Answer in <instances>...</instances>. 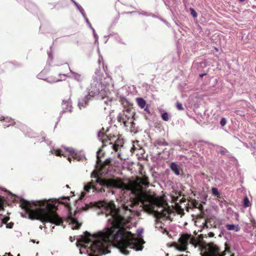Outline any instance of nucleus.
Returning a JSON list of instances; mask_svg holds the SVG:
<instances>
[{
	"label": "nucleus",
	"instance_id": "1",
	"mask_svg": "<svg viewBox=\"0 0 256 256\" xmlns=\"http://www.w3.org/2000/svg\"><path fill=\"white\" fill-rule=\"evenodd\" d=\"M138 204L137 200L132 198L119 208L113 204H108L104 212L107 218L106 228L94 234L86 231L78 238L76 246L80 247V254H88V256L105 254L110 252L109 248L112 244L125 255L128 254L132 249L141 250L137 248L138 240L130 232L126 233L120 229L138 211Z\"/></svg>",
	"mask_w": 256,
	"mask_h": 256
},
{
	"label": "nucleus",
	"instance_id": "2",
	"mask_svg": "<svg viewBox=\"0 0 256 256\" xmlns=\"http://www.w3.org/2000/svg\"><path fill=\"white\" fill-rule=\"evenodd\" d=\"M69 200L68 196L64 197L60 201L56 199L31 201L22 199L20 206L28 214V218L32 220H39L43 224L50 222L60 225L62 220L56 212V210L60 203L68 206Z\"/></svg>",
	"mask_w": 256,
	"mask_h": 256
},
{
	"label": "nucleus",
	"instance_id": "3",
	"mask_svg": "<svg viewBox=\"0 0 256 256\" xmlns=\"http://www.w3.org/2000/svg\"><path fill=\"white\" fill-rule=\"evenodd\" d=\"M96 180H92L84 186V191L82 192V196L84 197L86 192H89L90 190L96 192L102 196H108L110 194L120 196L125 193L126 186L120 179L109 178L102 179L96 174Z\"/></svg>",
	"mask_w": 256,
	"mask_h": 256
},
{
	"label": "nucleus",
	"instance_id": "4",
	"mask_svg": "<svg viewBox=\"0 0 256 256\" xmlns=\"http://www.w3.org/2000/svg\"><path fill=\"white\" fill-rule=\"evenodd\" d=\"M103 74L99 69L95 70L90 86L88 88V93L92 97L99 96L103 98L107 94L108 88L102 82Z\"/></svg>",
	"mask_w": 256,
	"mask_h": 256
},
{
	"label": "nucleus",
	"instance_id": "5",
	"mask_svg": "<svg viewBox=\"0 0 256 256\" xmlns=\"http://www.w3.org/2000/svg\"><path fill=\"white\" fill-rule=\"evenodd\" d=\"M134 114V112L132 110L120 112L117 116L118 120L122 123L125 127L129 128L130 131H134L135 125Z\"/></svg>",
	"mask_w": 256,
	"mask_h": 256
},
{
	"label": "nucleus",
	"instance_id": "6",
	"mask_svg": "<svg viewBox=\"0 0 256 256\" xmlns=\"http://www.w3.org/2000/svg\"><path fill=\"white\" fill-rule=\"evenodd\" d=\"M157 218L156 220L155 228L160 231L162 234H168V231L166 228H164L163 226L164 224L162 222V220H164V218H168V211L162 208L161 212H156Z\"/></svg>",
	"mask_w": 256,
	"mask_h": 256
},
{
	"label": "nucleus",
	"instance_id": "7",
	"mask_svg": "<svg viewBox=\"0 0 256 256\" xmlns=\"http://www.w3.org/2000/svg\"><path fill=\"white\" fill-rule=\"evenodd\" d=\"M206 252L201 254L202 256H224L225 252L219 254L220 248L214 243H208L206 245Z\"/></svg>",
	"mask_w": 256,
	"mask_h": 256
},
{
	"label": "nucleus",
	"instance_id": "8",
	"mask_svg": "<svg viewBox=\"0 0 256 256\" xmlns=\"http://www.w3.org/2000/svg\"><path fill=\"white\" fill-rule=\"evenodd\" d=\"M190 234H182L178 242L180 246L177 248V249L181 252L185 251L186 249V246L188 244V240L190 238Z\"/></svg>",
	"mask_w": 256,
	"mask_h": 256
},
{
	"label": "nucleus",
	"instance_id": "9",
	"mask_svg": "<svg viewBox=\"0 0 256 256\" xmlns=\"http://www.w3.org/2000/svg\"><path fill=\"white\" fill-rule=\"evenodd\" d=\"M62 110L60 112V116L58 117V120L62 116V114L66 112H71L72 110V100L70 98L68 100H63L62 103Z\"/></svg>",
	"mask_w": 256,
	"mask_h": 256
},
{
	"label": "nucleus",
	"instance_id": "10",
	"mask_svg": "<svg viewBox=\"0 0 256 256\" xmlns=\"http://www.w3.org/2000/svg\"><path fill=\"white\" fill-rule=\"evenodd\" d=\"M69 70H70V73L71 74V76H67L66 74H62V75L64 77H65V78H66V77L70 78H73V79L75 80H76L77 82H82V80H84V76L82 74L72 71L70 68V67H69ZM59 75L61 76L62 74H59Z\"/></svg>",
	"mask_w": 256,
	"mask_h": 256
},
{
	"label": "nucleus",
	"instance_id": "11",
	"mask_svg": "<svg viewBox=\"0 0 256 256\" xmlns=\"http://www.w3.org/2000/svg\"><path fill=\"white\" fill-rule=\"evenodd\" d=\"M92 97L90 96L89 94L85 96L84 98L78 100V106L80 109L86 107L88 105V102L90 99V98Z\"/></svg>",
	"mask_w": 256,
	"mask_h": 256
},
{
	"label": "nucleus",
	"instance_id": "12",
	"mask_svg": "<svg viewBox=\"0 0 256 256\" xmlns=\"http://www.w3.org/2000/svg\"><path fill=\"white\" fill-rule=\"evenodd\" d=\"M67 220L72 224V229H78L81 226V224L79 223L78 220L72 215V214H68Z\"/></svg>",
	"mask_w": 256,
	"mask_h": 256
},
{
	"label": "nucleus",
	"instance_id": "13",
	"mask_svg": "<svg viewBox=\"0 0 256 256\" xmlns=\"http://www.w3.org/2000/svg\"><path fill=\"white\" fill-rule=\"evenodd\" d=\"M43 74H44V72H42L39 74H38L37 76L38 78L39 79H40V80H43L49 83H54V82L61 81L62 80L60 78H56L54 77H50L48 78H44L42 76Z\"/></svg>",
	"mask_w": 256,
	"mask_h": 256
},
{
	"label": "nucleus",
	"instance_id": "14",
	"mask_svg": "<svg viewBox=\"0 0 256 256\" xmlns=\"http://www.w3.org/2000/svg\"><path fill=\"white\" fill-rule=\"evenodd\" d=\"M153 144L154 147L158 148V146H167L168 144L164 138H158L154 141Z\"/></svg>",
	"mask_w": 256,
	"mask_h": 256
},
{
	"label": "nucleus",
	"instance_id": "15",
	"mask_svg": "<svg viewBox=\"0 0 256 256\" xmlns=\"http://www.w3.org/2000/svg\"><path fill=\"white\" fill-rule=\"evenodd\" d=\"M0 120H4V122L3 125L4 126L8 127L10 126L13 124L14 123H16L14 122L13 120H12L10 118L8 117H4L1 116L0 118Z\"/></svg>",
	"mask_w": 256,
	"mask_h": 256
},
{
	"label": "nucleus",
	"instance_id": "16",
	"mask_svg": "<svg viewBox=\"0 0 256 256\" xmlns=\"http://www.w3.org/2000/svg\"><path fill=\"white\" fill-rule=\"evenodd\" d=\"M25 6L29 11L33 12L36 9V6L30 0L25 2Z\"/></svg>",
	"mask_w": 256,
	"mask_h": 256
},
{
	"label": "nucleus",
	"instance_id": "17",
	"mask_svg": "<svg viewBox=\"0 0 256 256\" xmlns=\"http://www.w3.org/2000/svg\"><path fill=\"white\" fill-rule=\"evenodd\" d=\"M170 168L172 172L176 175L179 176L180 174V168L178 166L175 162H172L170 165Z\"/></svg>",
	"mask_w": 256,
	"mask_h": 256
},
{
	"label": "nucleus",
	"instance_id": "18",
	"mask_svg": "<svg viewBox=\"0 0 256 256\" xmlns=\"http://www.w3.org/2000/svg\"><path fill=\"white\" fill-rule=\"evenodd\" d=\"M124 142L122 140L118 138L115 142L114 144H113V149L117 152L118 150L123 146Z\"/></svg>",
	"mask_w": 256,
	"mask_h": 256
},
{
	"label": "nucleus",
	"instance_id": "19",
	"mask_svg": "<svg viewBox=\"0 0 256 256\" xmlns=\"http://www.w3.org/2000/svg\"><path fill=\"white\" fill-rule=\"evenodd\" d=\"M226 229L228 230H234L235 232H238L240 230V227L238 224H226Z\"/></svg>",
	"mask_w": 256,
	"mask_h": 256
},
{
	"label": "nucleus",
	"instance_id": "20",
	"mask_svg": "<svg viewBox=\"0 0 256 256\" xmlns=\"http://www.w3.org/2000/svg\"><path fill=\"white\" fill-rule=\"evenodd\" d=\"M136 101L138 106L141 108H144L146 107V100L142 98H136Z\"/></svg>",
	"mask_w": 256,
	"mask_h": 256
},
{
	"label": "nucleus",
	"instance_id": "21",
	"mask_svg": "<svg viewBox=\"0 0 256 256\" xmlns=\"http://www.w3.org/2000/svg\"><path fill=\"white\" fill-rule=\"evenodd\" d=\"M50 152L52 154H55L57 156L61 155L66 156L64 154H62V150L60 149L55 150L54 148H51Z\"/></svg>",
	"mask_w": 256,
	"mask_h": 256
},
{
	"label": "nucleus",
	"instance_id": "22",
	"mask_svg": "<svg viewBox=\"0 0 256 256\" xmlns=\"http://www.w3.org/2000/svg\"><path fill=\"white\" fill-rule=\"evenodd\" d=\"M76 8L77 10L80 12L83 18L86 17V14L82 7L78 4H76Z\"/></svg>",
	"mask_w": 256,
	"mask_h": 256
},
{
	"label": "nucleus",
	"instance_id": "23",
	"mask_svg": "<svg viewBox=\"0 0 256 256\" xmlns=\"http://www.w3.org/2000/svg\"><path fill=\"white\" fill-rule=\"evenodd\" d=\"M243 206L244 208H248L250 206V202L247 196H246L244 198Z\"/></svg>",
	"mask_w": 256,
	"mask_h": 256
},
{
	"label": "nucleus",
	"instance_id": "24",
	"mask_svg": "<svg viewBox=\"0 0 256 256\" xmlns=\"http://www.w3.org/2000/svg\"><path fill=\"white\" fill-rule=\"evenodd\" d=\"M9 218H3L2 214H0V227L2 226L4 224H6Z\"/></svg>",
	"mask_w": 256,
	"mask_h": 256
},
{
	"label": "nucleus",
	"instance_id": "25",
	"mask_svg": "<svg viewBox=\"0 0 256 256\" xmlns=\"http://www.w3.org/2000/svg\"><path fill=\"white\" fill-rule=\"evenodd\" d=\"M98 52L99 54V58L98 60V62L99 64H100L101 62H102L103 68H104V71L106 72V68L104 67L103 58H102V55L100 54V50H99L98 48Z\"/></svg>",
	"mask_w": 256,
	"mask_h": 256
},
{
	"label": "nucleus",
	"instance_id": "26",
	"mask_svg": "<svg viewBox=\"0 0 256 256\" xmlns=\"http://www.w3.org/2000/svg\"><path fill=\"white\" fill-rule=\"evenodd\" d=\"M162 119L166 122H167L170 119L169 114L167 112H164L162 114Z\"/></svg>",
	"mask_w": 256,
	"mask_h": 256
},
{
	"label": "nucleus",
	"instance_id": "27",
	"mask_svg": "<svg viewBox=\"0 0 256 256\" xmlns=\"http://www.w3.org/2000/svg\"><path fill=\"white\" fill-rule=\"evenodd\" d=\"M219 152L222 155H226L228 153V151L226 148L222 146H220Z\"/></svg>",
	"mask_w": 256,
	"mask_h": 256
},
{
	"label": "nucleus",
	"instance_id": "28",
	"mask_svg": "<svg viewBox=\"0 0 256 256\" xmlns=\"http://www.w3.org/2000/svg\"><path fill=\"white\" fill-rule=\"evenodd\" d=\"M92 34H93V35H94V38L95 39V42H98V35L96 34V31H95V30L94 29V28H92Z\"/></svg>",
	"mask_w": 256,
	"mask_h": 256
},
{
	"label": "nucleus",
	"instance_id": "29",
	"mask_svg": "<svg viewBox=\"0 0 256 256\" xmlns=\"http://www.w3.org/2000/svg\"><path fill=\"white\" fill-rule=\"evenodd\" d=\"M176 107L178 110H184V108L182 106V104L180 102H177L176 103Z\"/></svg>",
	"mask_w": 256,
	"mask_h": 256
},
{
	"label": "nucleus",
	"instance_id": "30",
	"mask_svg": "<svg viewBox=\"0 0 256 256\" xmlns=\"http://www.w3.org/2000/svg\"><path fill=\"white\" fill-rule=\"evenodd\" d=\"M64 148L66 150V151L69 152L70 153L72 154H74L75 150L74 148H67V147H64Z\"/></svg>",
	"mask_w": 256,
	"mask_h": 256
},
{
	"label": "nucleus",
	"instance_id": "31",
	"mask_svg": "<svg viewBox=\"0 0 256 256\" xmlns=\"http://www.w3.org/2000/svg\"><path fill=\"white\" fill-rule=\"evenodd\" d=\"M212 190L213 195L215 196H218L220 195V194L216 188H212Z\"/></svg>",
	"mask_w": 256,
	"mask_h": 256
},
{
	"label": "nucleus",
	"instance_id": "32",
	"mask_svg": "<svg viewBox=\"0 0 256 256\" xmlns=\"http://www.w3.org/2000/svg\"><path fill=\"white\" fill-rule=\"evenodd\" d=\"M190 10L191 14L192 16L194 18H196L198 16V14H197L194 8H190Z\"/></svg>",
	"mask_w": 256,
	"mask_h": 256
},
{
	"label": "nucleus",
	"instance_id": "33",
	"mask_svg": "<svg viewBox=\"0 0 256 256\" xmlns=\"http://www.w3.org/2000/svg\"><path fill=\"white\" fill-rule=\"evenodd\" d=\"M87 25L90 28L92 29V28H93V27L92 26L91 24L90 23V22H89V20L88 19V18L86 16V17H84Z\"/></svg>",
	"mask_w": 256,
	"mask_h": 256
},
{
	"label": "nucleus",
	"instance_id": "34",
	"mask_svg": "<svg viewBox=\"0 0 256 256\" xmlns=\"http://www.w3.org/2000/svg\"><path fill=\"white\" fill-rule=\"evenodd\" d=\"M226 118H222L220 121V124L223 126L226 125Z\"/></svg>",
	"mask_w": 256,
	"mask_h": 256
},
{
	"label": "nucleus",
	"instance_id": "35",
	"mask_svg": "<svg viewBox=\"0 0 256 256\" xmlns=\"http://www.w3.org/2000/svg\"><path fill=\"white\" fill-rule=\"evenodd\" d=\"M4 200L0 197V210H4Z\"/></svg>",
	"mask_w": 256,
	"mask_h": 256
},
{
	"label": "nucleus",
	"instance_id": "36",
	"mask_svg": "<svg viewBox=\"0 0 256 256\" xmlns=\"http://www.w3.org/2000/svg\"><path fill=\"white\" fill-rule=\"evenodd\" d=\"M140 183V184H142V185L146 186V187H148V182L146 181V180H141Z\"/></svg>",
	"mask_w": 256,
	"mask_h": 256
},
{
	"label": "nucleus",
	"instance_id": "37",
	"mask_svg": "<svg viewBox=\"0 0 256 256\" xmlns=\"http://www.w3.org/2000/svg\"><path fill=\"white\" fill-rule=\"evenodd\" d=\"M104 136H106V134H105L104 133L102 132L101 131L98 132V138H102Z\"/></svg>",
	"mask_w": 256,
	"mask_h": 256
},
{
	"label": "nucleus",
	"instance_id": "38",
	"mask_svg": "<svg viewBox=\"0 0 256 256\" xmlns=\"http://www.w3.org/2000/svg\"><path fill=\"white\" fill-rule=\"evenodd\" d=\"M48 60H50V61H52V53L51 52H48Z\"/></svg>",
	"mask_w": 256,
	"mask_h": 256
},
{
	"label": "nucleus",
	"instance_id": "39",
	"mask_svg": "<svg viewBox=\"0 0 256 256\" xmlns=\"http://www.w3.org/2000/svg\"><path fill=\"white\" fill-rule=\"evenodd\" d=\"M101 152V150H99L97 152L96 157L98 160H100V152Z\"/></svg>",
	"mask_w": 256,
	"mask_h": 256
},
{
	"label": "nucleus",
	"instance_id": "40",
	"mask_svg": "<svg viewBox=\"0 0 256 256\" xmlns=\"http://www.w3.org/2000/svg\"><path fill=\"white\" fill-rule=\"evenodd\" d=\"M115 38L116 41H118L120 42H121V43H123L122 42V39L120 38V36H115Z\"/></svg>",
	"mask_w": 256,
	"mask_h": 256
},
{
	"label": "nucleus",
	"instance_id": "41",
	"mask_svg": "<svg viewBox=\"0 0 256 256\" xmlns=\"http://www.w3.org/2000/svg\"><path fill=\"white\" fill-rule=\"evenodd\" d=\"M44 141L46 142V143L47 144H48V146H50V144H52V142L50 140H46L45 137H44Z\"/></svg>",
	"mask_w": 256,
	"mask_h": 256
},
{
	"label": "nucleus",
	"instance_id": "42",
	"mask_svg": "<svg viewBox=\"0 0 256 256\" xmlns=\"http://www.w3.org/2000/svg\"><path fill=\"white\" fill-rule=\"evenodd\" d=\"M112 102V100H105L104 102V103L106 105L108 106L109 104H110Z\"/></svg>",
	"mask_w": 256,
	"mask_h": 256
},
{
	"label": "nucleus",
	"instance_id": "43",
	"mask_svg": "<svg viewBox=\"0 0 256 256\" xmlns=\"http://www.w3.org/2000/svg\"><path fill=\"white\" fill-rule=\"evenodd\" d=\"M13 224H14L13 223L10 222V223L8 224H7L6 227V228H12Z\"/></svg>",
	"mask_w": 256,
	"mask_h": 256
},
{
	"label": "nucleus",
	"instance_id": "44",
	"mask_svg": "<svg viewBox=\"0 0 256 256\" xmlns=\"http://www.w3.org/2000/svg\"><path fill=\"white\" fill-rule=\"evenodd\" d=\"M144 108V111L148 113H150V109L148 108V106L146 105V107Z\"/></svg>",
	"mask_w": 256,
	"mask_h": 256
},
{
	"label": "nucleus",
	"instance_id": "45",
	"mask_svg": "<svg viewBox=\"0 0 256 256\" xmlns=\"http://www.w3.org/2000/svg\"><path fill=\"white\" fill-rule=\"evenodd\" d=\"M208 235L209 237H213L214 236V234L212 232H210Z\"/></svg>",
	"mask_w": 256,
	"mask_h": 256
},
{
	"label": "nucleus",
	"instance_id": "46",
	"mask_svg": "<svg viewBox=\"0 0 256 256\" xmlns=\"http://www.w3.org/2000/svg\"><path fill=\"white\" fill-rule=\"evenodd\" d=\"M140 14H142V15H145V16H153V15H152L151 14H146V12L140 13Z\"/></svg>",
	"mask_w": 256,
	"mask_h": 256
},
{
	"label": "nucleus",
	"instance_id": "47",
	"mask_svg": "<svg viewBox=\"0 0 256 256\" xmlns=\"http://www.w3.org/2000/svg\"><path fill=\"white\" fill-rule=\"evenodd\" d=\"M142 232V230L138 229V230H137V232H138V236L140 235V233Z\"/></svg>",
	"mask_w": 256,
	"mask_h": 256
},
{
	"label": "nucleus",
	"instance_id": "48",
	"mask_svg": "<svg viewBox=\"0 0 256 256\" xmlns=\"http://www.w3.org/2000/svg\"><path fill=\"white\" fill-rule=\"evenodd\" d=\"M108 140L110 141L112 138L111 136H106Z\"/></svg>",
	"mask_w": 256,
	"mask_h": 256
},
{
	"label": "nucleus",
	"instance_id": "49",
	"mask_svg": "<svg viewBox=\"0 0 256 256\" xmlns=\"http://www.w3.org/2000/svg\"><path fill=\"white\" fill-rule=\"evenodd\" d=\"M72 3L74 4V6H76V4H78V2H76L74 0H70Z\"/></svg>",
	"mask_w": 256,
	"mask_h": 256
},
{
	"label": "nucleus",
	"instance_id": "50",
	"mask_svg": "<svg viewBox=\"0 0 256 256\" xmlns=\"http://www.w3.org/2000/svg\"><path fill=\"white\" fill-rule=\"evenodd\" d=\"M174 144V146H180V142H177L176 143Z\"/></svg>",
	"mask_w": 256,
	"mask_h": 256
},
{
	"label": "nucleus",
	"instance_id": "51",
	"mask_svg": "<svg viewBox=\"0 0 256 256\" xmlns=\"http://www.w3.org/2000/svg\"><path fill=\"white\" fill-rule=\"evenodd\" d=\"M106 162L107 163V164H108L110 162V159H106Z\"/></svg>",
	"mask_w": 256,
	"mask_h": 256
},
{
	"label": "nucleus",
	"instance_id": "52",
	"mask_svg": "<svg viewBox=\"0 0 256 256\" xmlns=\"http://www.w3.org/2000/svg\"><path fill=\"white\" fill-rule=\"evenodd\" d=\"M72 159V158L70 157V156H68V161H69L70 162H71Z\"/></svg>",
	"mask_w": 256,
	"mask_h": 256
},
{
	"label": "nucleus",
	"instance_id": "53",
	"mask_svg": "<svg viewBox=\"0 0 256 256\" xmlns=\"http://www.w3.org/2000/svg\"><path fill=\"white\" fill-rule=\"evenodd\" d=\"M162 20L166 24L168 25V23L165 20Z\"/></svg>",
	"mask_w": 256,
	"mask_h": 256
},
{
	"label": "nucleus",
	"instance_id": "54",
	"mask_svg": "<svg viewBox=\"0 0 256 256\" xmlns=\"http://www.w3.org/2000/svg\"><path fill=\"white\" fill-rule=\"evenodd\" d=\"M70 241H71V242H73V239H72V236H70Z\"/></svg>",
	"mask_w": 256,
	"mask_h": 256
},
{
	"label": "nucleus",
	"instance_id": "55",
	"mask_svg": "<svg viewBox=\"0 0 256 256\" xmlns=\"http://www.w3.org/2000/svg\"><path fill=\"white\" fill-rule=\"evenodd\" d=\"M205 74H200V77L202 78Z\"/></svg>",
	"mask_w": 256,
	"mask_h": 256
},
{
	"label": "nucleus",
	"instance_id": "56",
	"mask_svg": "<svg viewBox=\"0 0 256 256\" xmlns=\"http://www.w3.org/2000/svg\"><path fill=\"white\" fill-rule=\"evenodd\" d=\"M118 158H120V153H119V152H118Z\"/></svg>",
	"mask_w": 256,
	"mask_h": 256
},
{
	"label": "nucleus",
	"instance_id": "57",
	"mask_svg": "<svg viewBox=\"0 0 256 256\" xmlns=\"http://www.w3.org/2000/svg\"><path fill=\"white\" fill-rule=\"evenodd\" d=\"M244 0H239V1H240V2H244Z\"/></svg>",
	"mask_w": 256,
	"mask_h": 256
},
{
	"label": "nucleus",
	"instance_id": "58",
	"mask_svg": "<svg viewBox=\"0 0 256 256\" xmlns=\"http://www.w3.org/2000/svg\"><path fill=\"white\" fill-rule=\"evenodd\" d=\"M31 242H35V240H31Z\"/></svg>",
	"mask_w": 256,
	"mask_h": 256
},
{
	"label": "nucleus",
	"instance_id": "59",
	"mask_svg": "<svg viewBox=\"0 0 256 256\" xmlns=\"http://www.w3.org/2000/svg\"><path fill=\"white\" fill-rule=\"evenodd\" d=\"M8 254V256H12L10 253Z\"/></svg>",
	"mask_w": 256,
	"mask_h": 256
},
{
	"label": "nucleus",
	"instance_id": "60",
	"mask_svg": "<svg viewBox=\"0 0 256 256\" xmlns=\"http://www.w3.org/2000/svg\"><path fill=\"white\" fill-rule=\"evenodd\" d=\"M3 190L5 192H6L7 190L5 189V188H4Z\"/></svg>",
	"mask_w": 256,
	"mask_h": 256
},
{
	"label": "nucleus",
	"instance_id": "61",
	"mask_svg": "<svg viewBox=\"0 0 256 256\" xmlns=\"http://www.w3.org/2000/svg\"><path fill=\"white\" fill-rule=\"evenodd\" d=\"M66 188H69L68 185H66Z\"/></svg>",
	"mask_w": 256,
	"mask_h": 256
},
{
	"label": "nucleus",
	"instance_id": "62",
	"mask_svg": "<svg viewBox=\"0 0 256 256\" xmlns=\"http://www.w3.org/2000/svg\"><path fill=\"white\" fill-rule=\"evenodd\" d=\"M54 228V226H52V229Z\"/></svg>",
	"mask_w": 256,
	"mask_h": 256
},
{
	"label": "nucleus",
	"instance_id": "63",
	"mask_svg": "<svg viewBox=\"0 0 256 256\" xmlns=\"http://www.w3.org/2000/svg\"><path fill=\"white\" fill-rule=\"evenodd\" d=\"M255 237L256 238V234H255Z\"/></svg>",
	"mask_w": 256,
	"mask_h": 256
},
{
	"label": "nucleus",
	"instance_id": "64",
	"mask_svg": "<svg viewBox=\"0 0 256 256\" xmlns=\"http://www.w3.org/2000/svg\"><path fill=\"white\" fill-rule=\"evenodd\" d=\"M6 256V255H4V256Z\"/></svg>",
	"mask_w": 256,
	"mask_h": 256
}]
</instances>
